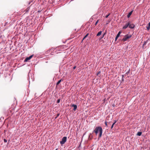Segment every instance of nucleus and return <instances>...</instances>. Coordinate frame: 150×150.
I'll use <instances>...</instances> for the list:
<instances>
[{"mask_svg":"<svg viewBox=\"0 0 150 150\" xmlns=\"http://www.w3.org/2000/svg\"><path fill=\"white\" fill-rule=\"evenodd\" d=\"M93 132H95L96 135L97 134L98 132H99L98 138H100L102 136L103 133V130L102 127L100 126L96 127L94 130L93 131Z\"/></svg>","mask_w":150,"mask_h":150,"instance_id":"1","label":"nucleus"},{"mask_svg":"<svg viewBox=\"0 0 150 150\" xmlns=\"http://www.w3.org/2000/svg\"><path fill=\"white\" fill-rule=\"evenodd\" d=\"M132 37V35H127L125 36L124 38L122 39V40L124 41L127 40L128 39Z\"/></svg>","mask_w":150,"mask_h":150,"instance_id":"2","label":"nucleus"},{"mask_svg":"<svg viewBox=\"0 0 150 150\" xmlns=\"http://www.w3.org/2000/svg\"><path fill=\"white\" fill-rule=\"evenodd\" d=\"M67 139V137H64L62 139V140L60 142V144L61 145H63L66 142Z\"/></svg>","mask_w":150,"mask_h":150,"instance_id":"3","label":"nucleus"},{"mask_svg":"<svg viewBox=\"0 0 150 150\" xmlns=\"http://www.w3.org/2000/svg\"><path fill=\"white\" fill-rule=\"evenodd\" d=\"M129 27L130 28L133 29L135 27V25L133 24H130L129 23Z\"/></svg>","mask_w":150,"mask_h":150,"instance_id":"4","label":"nucleus"},{"mask_svg":"<svg viewBox=\"0 0 150 150\" xmlns=\"http://www.w3.org/2000/svg\"><path fill=\"white\" fill-rule=\"evenodd\" d=\"M129 22L125 24V25L122 28L123 29H126L127 28L128 26H129Z\"/></svg>","mask_w":150,"mask_h":150,"instance_id":"5","label":"nucleus"},{"mask_svg":"<svg viewBox=\"0 0 150 150\" xmlns=\"http://www.w3.org/2000/svg\"><path fill=\"white\" fill-rule=\"evenodd\" d=\"M72 107H74L73 110L74 111H75L77 108V105L74 104H73L72 105Z\"/></svg>","mask_w":150,"mask_h":150,"instance_id":"6","label":"nucleus"},{"mask_svg":"<svg viewBox=\"0 0 150 150\" xmlns=\"http://www.w3.org/2000/svg\"><path fill=\"white\" fill-rule=\"evenodd\" d=\"M121 33V32L120 31H119V32L118 33L117 35L115 38V41H116L117 40V38H118Z\"/></svg>","mask_w":150,"mask_h":150,"instance_id":"7","label":"nucleus"},{"mask_svg":"<svg viewBox=\"0 0 150 150\" xmlns=\"http://www.w3.org/2000/svg\"><path fill=\"white\" fill-rule=\"evenodd\" d=\"M132 11H131L129 13L128 15H127V17L128 18H129L130 17V16L132 14Z\"/></svg>","mask_w":150,"mask_h":150,"instance_id":"8","label":"nucleus"},{"mask_svg":"<svg viewBox=\"0 0 150 150\" xmlns=\"http://www.w3.org/2000/svg\"><path fill=\"white\" fill-rule=\"evenodd\" d=\"M146 28L148 30L150 29V22L149 23L148 26L146 27Z\"/></svg>","mask_w":150,"mask_h":150,"instance_id":"9","label":"nucleus"},{"mask_svg":"<svg viewBox=\"0 0 150 150\" xmlns=\"http://www.w3.org/2000/svg\"><path fill=\"white\" fill-rule=\"evenodd\" d=\"M30 59V57H27L25 58V60H24V61L26 62H27L28 60H29Z\"/></svg>","mask_w":150,"mask_h":150,"instance_id":"10","label":"nucleus"},{"mask_svg":"<svg viewBox=\"0 0 150 150\" xmlns=\"http://www.w3.org/2000/svg\"><path fill=\"white\" fill-rule=\"evenodd\" d=\"M102 31H99L98 33L96 35V36H99L101 34V33H102Z\"/></svg>","mask_w":150,"mask_h":150,"instance_id":"11","label":"nucleus"},{"mask_svg":"<svg viewBox=\"0 0 150 150\" xmlns=\"http://www.w3.org/2000/svg\"><path fill=\"white\" fill-rule=\"evenodd\" d=\"M142 134V132H138L137 134V135L138 136H140Z\"/></svg>","mask_w":150,"mask_h":150,"instance_id":"12","label":"nucleus"},{"mask_svg":"<svg viewBox=\"0 0 150 150\" xmlns=\"http://www.w3.org/2000/svg\"><path fill=\"white\" fill-rule=\"evenodd\" d=\"M62 81V79H61L57 83L56 85L57 86L59 85V84Z\"/></svg>","mask_w":150,"mask_h":150,"instance_id":"13","label":"nucleus"},{"mask_svg":"<svg viewBox=\"0 0 150 150\" xmlns=\"http://www.w3.org/2000/svg\"><path fill=\"white\" fill-rule=\"evenodd\" d=\"M88 33L87 34H86V35L84 36V37L83 38V40H84L85 38H86V37H87L88 36Z\"/></svg>","mask_w":150,"mask_h":150,"instance_id":"14","label":"nucleus"},{"mask_svg":"<svg viewBox=\"0 0 150 150\" xmlns=\"http://www.w3.org/2000/svg\"><path fill=\"white\" fill-rule=\"evenodd\" d=\"M147 41L144 42V43L143 44V46H144L146 45V43H147Z\"/></svg>","mask_w":150,"mask_h":150,"instance_id":"15","label":"nucleus"},{"mask_svg":"<svg viewBox=\"0 0 150 150\" xmlns=\"http://www.w3.org/2000/svg\"><path fill=\"white\" fill-rule=\"evenodd\" d=\"M98 22H99V20H98L96 22V23L95 24V26L97 25V24L98 23Z\"/></svg>","mask_w":150,"mask_h":150,"instance_id":"16","label":"nucleus"},{"mask_svg":"<svg viewBox=\"0 0 150 150\" xmlns=\"http://www.w3.org/2000/svg\"><path fill=\"white\" fill-rule=\"evenodd\" d=\"M110 15V13H109L108 14V15H106V16H105V17L106 18H107L108 16Z\"/></svg>","mask_w":150,"mask_h":150,"instance_id":"17","label":"nucleus"},{"mask_svg":"<svg viewBox=\"0 0 150 150\" xmlns=\"http://www.w3.org/2000/svg\"><path fill=\"white\" fill-rule=\"evenodd\" d=\"M60 102V99H58L57 101V103H59Z\"/></svg>","mask_w":150,"mask_h":150,"instance_id":"18","label":"nucleus"},{"mask_svg":"<svg viewBox=\"0 0 150 150\" xmlns=\"http://www.w3.org/2000/svg\"><path fill=\"white\" fill-rule=\"evenodd\" d=\"M116 122H117V121L115 120L114 122L113 123L112 125H114L115 124V123Z\"/></svg>","mask_w":150,"mask_h":150,"instance_id":"19","label":"nucleus"},{"mask_svg":"<svg viewBox=\"0 0 150 150\" xmlns=\"http://www.w3.org/2000/svg\"><path fill=\"white\" fill-rule=\"evenodd\" d=\"M4 141L5 142H7V141L5 139H4Z\"/></svg>","mask_w":150,"mask_h":150,"instance_id":"20","label":"nucleus"},{"mask_svg":"<svg viewBox=\"0 0 150 150\" xmlns=\"http://www.w3.org/2000/svg\"><path fill=\"white\" fill-rule=\"evenodd\" d=\"M105 124L106 126H107V122L106 121L105 122Z\"/></svg>","mask_w":150,"mask_h":150,"instance_id":"21","label":"nucleus"},{"mask_svg":"<svg viewBox=\"0 0 150 150\" xmlns=\"http://www.w3.org/2000/svg\"><path fill=\"white\" fill-rule=\"evenodd\" d=\"M33 56V55H32L29 57L30 58V59Z\"/></svg>","mask_w":150,"mask_h":150,"instance_id":"22","label":"nucleus"},{"mask_svg":"<svg viewBox=\"0 0 150 150\" xmlns=\"http://www.w3.org/2000/svg\"><path fill=\"white\" fill-rule=\"evenodd\" d=\"M122 82L124 81V78H122Z\"/></svg>","mask_w":150,"mask_h":150,"instance_id":"23","label":"nucleus"},{"mask_svg":"<svg viewBox=\"0 0 150 150\" xmlns=\"http://www.w3.org/2000/svg\"><path fill=\"white\" fill-rule=\"evenodd\" d=\"M113 126H114V125H113L112 124V125L111 126V129H112L113 128Z\"/></svg>","mask_w":150,"mask_h":150,"instance_id":"24","label":"nucleus"},{"mask_svg":"<svg viewBox=\"0 0 150 150\" xmlns=\"http://www.w3.org/2000/svg\"><path fill=\"white\" fill-rule=\"evenodd\" d=\"M76 66L74 67H73V69H76Z\"/></svg>","mask_w":150,"mask_h":150,"instance_id":"25","label":"nucleus"},{"mask_svg":"<svg viewBox=\"0 0 150 150\" xmlns=\"http://www.w3.org/2000/svg\"><path fill=\"white\" fill-rule=\"evenodd\" d=\"M105 33H104V35H103V37H102L101 38H103V37H104V35H105Z\"/></svg>","mask_w":150,"mask_h":150,"instance_id":"26","label":"nucleus"},{"mask_svg":"<svg viewBox=\"0 0 150 150\" xmlns=\"http://www.w3.org/2000/svg\"><path fill=\"white\" fill-rule=\"evenodd\" d=\"M124 75H122V78H124Z\"/></svg>","mask_w":150,"mask_h":150,"instance_id":"27","label":"nucleus"},{"mask_svg":"<svg viewBox=\"0 0 150 150\" xmlns=\"http://www.w3.org/2000/svg\"><path fill=\"white\" fill-rule=\"evenodd\" d=\"M100 71H99V72L98 73V74H97V75H98V74H100Z\"/></svg>","mask_w":150,"mask_h":150,"instance_id":"28","label":"nucleus"},{"mask_svg":"<svg viewBox=\"0 0 150 150\" xmlns=\"http://www.w3.org/2000/svg\"><path fill=\"white\" fill-rule=\"evenodd\" d=\"M57 149H56L55 150H57Z\"/></svg>","mask_w":150,"mask_h":150,"instance_id":"29","label":"nucleus"}]
</instances>
